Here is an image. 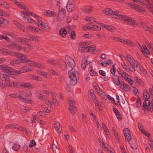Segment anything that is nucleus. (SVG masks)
<instances>
[{
    "mask_svg": "<svg viewBox=\"0 0 153 153\" xmlns=\"http://www.w3.org/2000/svg\"><path fill=\"white\" fill-rule=\"evenodd\" d=\"M0 76L1 80L6 82L10 81L9 77L5 74H0Z\"/></svg>",
    "mask_w": 153,
    "mask_h": 153,
    "instance_id": "29",
    "label": "nucleus"
},
{
    "mask_svg": "<svg viewBox=\"0 0 153 153\" xmlns=\"http://www.w3.org/2000/svg\"><path fill=\"white\" fill-rule=\"evenodd\" d=\"M53 126L56 131L58 133H60L62 131V128L58 122L54 121L53 123Z\"/></svg>",
    "mask_w": 153,
    "mask_h": 153,
    "instance_id": "18",
    "label": "nucleus"
},
{
    "mask_svg": "<svg viewBox=\"0 0 153 153\" xmlns=\"http://www.w3.org/2000/svg\"><path fill=\"white\" fill-rule=\"evenodd\" d=\"M123 41L121 42L124 44H126L131 46L134 47L135 46V43L132 41L126 39H123Z\"/></svg>",
    "mask_w": 153,
    "mask_h": 153,
    "instance_id": "20",
    "label": "nucleus"
},
{
    "mask_svg": "<svg viewBox=\"0 0 153 153\" xmlns=\"http://www.w3.org/2000/svg\"><path fill=\"white\" fill-rule=\"evenodd\" d=\"M120 88L125 91H128L130 90V87L126 84L122 82L120 86Z\"/></svg>",
    "mask_w": 153,
    "mask_h": 153,
    "instance_id": "23",
    "label": "nucleus"
},
{
    "mask_svg": "<svg viewBox=\"0 0 153 153\" xmlns=\"http://www.w3.org/2000/svg\"><path fill=\"white\" fill-rule=\"evenodd\" d=\"M0 70L3 72L10 73L11 74L15 75V70L7 65H0Z\"/></svg>",
    "mask_w": 153,
    "mask_h": 153,
    "instance_id": "4",
    "label": "nucleus"
},
{
    "mask_svg": "<svg viewBox=\"0 0 153 153\" xmlns=\"http://www.w3.org/2000/svg\"><path fill=\"white\" fill-rule=\"evenodd\" d=\"M92 44L91 42H87V52L93 51L96 49L95 46L90 45Z\"/></svg>",
    "mask_w": 153,
    "mask_h": 153,
    "instance_id": "17",
    "label": "nucleus"
},
{
    "mask_svg": "<svg viewBox=\"0 0 153 153\" xmlns=\"http://www.w3.org/2000/svg\"><path fill=\"white\" fill-rule=\"evenodd\" d=\"M19 63V61L18 60L12 61L10 62V65L12 66H15Z\"/></svg>",
    "mask_w": 153,
    "mask_h": 153,
    "instance_id": "57",
    "label": "nucleus"
},
{
    "mask_svg": "<svg viewBox=\"0 0 153 153\" xmlns=\"http://www.w3.org/2000/svg\"><path fill=\"white\" fill-rule=\"evenodd\" d=\"M0 16H3L5 17H8L9 16V15L8 13L0 9Z\"/></svg>",
    "mask_w": 153,
    "mask_h": 153,
    "instance_id": "49",
    "label": "nucleus"
},
{
    "mask_svg": "<svg viewBox=\"0 0 153 153\" xmlns=\"http://www.w3.org/2000/svg\"><path fill=\"white\" fill-rule=\"evenodd\" d=\"M33 48V47L32 45H27L25 46V51L27 52H28L29 51L31 50Z\"/></svg>",
    "mask_w": 153,
    "mask_h": 153,
    "instance_id": "54",
    "label": "nucleus"
},
{
    "mask_svg": "<svg viewBox=\"0 0 153 153\" xmlns=\"http://www.w3.org/2000/svg\"><path fill=\"white\" fill-rule=\"evenodd\" d=\"M65 59L68 65L72 69H73L75 66V62L74 59L68 55L65 56Z\"/></svg>",
    "mask_w": 153,
    "mask_h": 153,
    "instance_id": "7",
    "label": "nucleus"
},
{
    "mask_svg": "<svg viewBox=\"0 0 153 153\" xmlns=\"http://www.w3.org/2000/svg\"><path fill=\"white\" fill-rule=\"evenodd\" d=\"M96 23L99 24L102 27L111 32H113L115 30V28L112 26L109 25H105L102 23H100L99 24L97 22Z\"/></svg>",
    "mask_w": 153,
    "mask_h": 153,
    "instance_id": "15",
    "label": "nucleus"
},
{
    "mask_svg": "<svg viewBox=\"0 0 153 153\" xmlns=\"http://www.w3.org/2000/svg\"><path fill=\"white\" fill-rule=\"evenodd\" d=\"M56 14V13L50 10H46L44 12V14L45 16L49 17L55 16Z\"/></svg>",
    "mask_w": 153,
    "mask_h": 153,
    "instance_id": "21",
    "label": "nucleus"
},
{
    "mask_svg": "<svg viewBox=\"0 0 153 153\" xmlns=\"http://www.w3.org/2000/svg\"><path fill=\"white\" fill-rule=\"evenodd\" d=\"M28 77L32 79L36 80L38 81H41L42 80V78L41 77L35 75L33 74H29L28 76Z\"/></svg>",
    "mask_w": 153,
    "mask_h": 153,
    "instance_id": "25",
    "label": "nucleus"
},
{
    "mask_svg": "<svg viewBox=\"0 0 153 153\" xmlns=\"http://www.w3.org/2000/svg\"><path fill=\"white\" fill-rule=\"evenodd\" d=\"M151 102L149 100H144L143 102V105L142 106V109H147L149 111H152V108L151 104Z\"/></svg>",
    "mask_w": 153,
    "mask_h": 153,
    "instance_id": "9",
    "label": "nucleus"
},
{
    "mask_svg": "<svg viewBox=\"0 0 153 153\" xmlns=\"http://www.w3.org/2000/svg\"><path fill=\"white\" fill-rule=\"evenodd\" d=\"M147 46L149 49H151V50L153 49V44L151 42L149 43V42H147L146 43Z\"/></svg>",
    "mask_w": 153,
    "mask_h": 153,
    "instance_id": "59",
    "label": "nucleus"
},
{
    "mask_svg": "<svg viewBox=\"0 0 153 153\" xmlns=\"http://www.w3.org/2000/svg\"><path fill=\"white\" fill-rule=\"evenodd\" d=\"M3 39H4L7 43H9V42H10V40L8 37L0 34V40H2Z\"/></svg>",
    "mask_w": 153,
    "mask_h": 153,
    "instance_id": "46",
    "label": "nucleus"
},
{
    "mask_svg": "<svg viewBox=\"0 0 153 153\" xmlns=\"http://www.w3.org/2000/svg\"><path fill=\"white\" fill-rule=\"evenodd\" d=\"M150 96L149 94L147 91L143 93V99L145 100H148Z\"/></svg>",
    "mask_w": 153,
    "mask_h": 153,
    "instance_id": "47",
    "label": "nucleus"
},
{
    "mask_svg": "<svg viewBox=\"0 0 153 153\" xmlns=\"http://www.w3.org/2000/svg\"><path fill=\"white\" fill-rule=\"evenodd\" d=\"M31 71V67L28 65H26L22 67L17 71L15 70V75L20 74L22 73L26 72L28 71Z\"/></svg>",
    "mask_w": 153,
    "mask_h": 153,
    "instance_id": "8",
    "label": "nucleus"
},
{
    "mask_svg": "<svg viewBox=\"0 0 153 153\" xmlns=\"http://www.w3.org/2000/svg\"><path fill=\"white\" fill-rule=\"evenodd\" d=\"M37 73L47 78L48 77V74L47 73L41 70H38L36 71Z\"/></svg>",
    "mask_w": 153,
    "mask_h": 153,
    "instance_id": "33",
    "label": "nucleus"
},
{
    "mask_svg": "<svg viewBox=\"0 0 153 153\" xmlns=\"http://www.w3.org/2000/svg\"><path fill=\"white\" fill-rule=\"evenodd\" d=\"M94 103L95 104L96 106H97V108L99 109L100 110L102 109V108L101 105V104L99 102L98 99L95 100L93 101Z\"/></svg>",
    "mask_w": 153,
    "mask_h": 153,
    "instance_id": "37",
    "label": "nucleus"
},
{
    "mask_svg": "<svg viewBox=\"0 0 153 153\" xmlns=\"http://www.w3.org/2000/svg\"><path fill=\"white\" fill-rule=\"evenodd\" d=\"M19 8L24 9L25 11L21 12V14L23 15L22 16V18L29 23L34 24L40 27L42 29H45L48 26V24L42 21V18L40 16L32 13L29 10L28 8L22 3H21L17 0H10Z\"/></svg>",
    "mask_w": 153,
    "mask_h": 153,
    "instance_id": "1",
    "label": "nucleus"
},
{
    "mask_svg": "<svg viewBox=\"0 0 153 153\" xmlns=\"http://www.w3.org/2000/svg\"><path fill=\"white\" fill-rule=\"evenodd\" d=\"M127 60L129 62L130 64L133 63L135 60L132 58L130 55H128L127 56Z\"/></svg>",
    "mask_w": 153,
    "mask_h": 153,
    "instance_id": "45",
    "label": "nucleus"
},
{
    "mask_svg": "<svg viewBox=\"0 0 153 153\" xmlns=\"http://www.w3.org/2000/svg\"><path fill=\"white\" fill-rule=\"evenodd\" d=\"M112 17L116 19H122L123 21V19L125 18V16L120 14V13L117 10H114L112 13Z\"/></svg>",
    "mask_w": 153,
    "mask_h": 153,
    "instance_id": "10",
    "label": "nucleus"
},
{
    "mask_svg": "<svg viewBox=\"0 0 153 153\" xmlns=\"http://www.w3.org/2000/svg\"><path fill=\"white\" fill-rule=\"evenodd\" d=\"M61 68L62 69H64L67 66V65L66 62L63 60H61Z\"/></svg>",
    "mask_w": 153,
    "mask_h": 153,
    "instance_id": "53",
    "label": "nucleus"
},
{
    "mask_svg": "<svg viewBox=\"0 0 153 153\" xmlns=\"http://www.w3.org/2000/svg\"><path fill=\"white\" fill-rule=\"evenodd\" d=\"M88 95L89 97H90L92 99L93 101L97 99L94 94L93 90L92 89L88 91Z\"/></svg>",
    "mask_w": 153,
    "mask_h": 153,
    "instance_id": "26",
    "label": "nucleus"
},
{
    "mask_svg": "<svg viewBox=\"0 0 153 153\" xmlns=\"http://www.w3.org/2000/svg\"><path fill=\"white\" fill-rule=\"evenodd\" d=\"M112 78L114 81V83L117 85L119 86L122 84V82H121L120 81L119 77L114 75L113 76Z\"/></svg>",
    "mask_w": 153,
    "mask_h": 153,
    "instance_id": "24",
    "label": "nucleus"
},
{
    "mask_svg": "<svg viewBox=\"0 0 153 153\" xmlns=\"http://www.w3.org/2000/svg\"><path fill=\"white\" fill-rule=\"evenodd\" d=\"M144 29L146 31H149L151 33H152L153 32L148 27V26H147L144 23L143 25Z\"/></svg>",
    "mask_w": 153,
    "mask_h": 153,
    "instance_id": "56",
    "label": "nucleus"
},
{
    "mask_svg": "<svg viewBox=\"0 0 153 153\" xmlns=\"http://www.w3.org/2000/svg\"><path fill=\"white\" fill-rule=\"evenodd\" d=\"M87 29L94 30L96 31H99L101 30V28L99 26L97 25H94L92 24H89L87 23Z\"/></svg>",
    "mask_w": 153,
    "mask_h": 153,
    "instance_id": "14",
    "label": "nucleus"
},
{
    "mask_svg": "<svg viewBox=\"0 0 153 153\" xmlns=\"http://www.w3.org/2000/svg\"><path fill=\"white\" fill-rule=\"evenodd\" d=\"M123 21L126 22L132 25H137V23L135 20L128 16H125V18L123 19Z\"/></svg>",
    "mask_w": 153,
    "mask_h": 153,
    "instance_id": "13",
    "label": "nucleus"
},
{
    "mask_svg": "<svg viewBox=\"0 0 153 153\" xmlns=\"http://www.w3.org/2000/svg\"><path fill=\"white\" fill-rule=\"evenodd\" d=\"M47 62L48 63L52 65H56L57 63V61L56 60L52 59H49L47 60Z\"/></svg>",
    "mask_w": 153,
    "mask_h": 153,
    "instance_id": "43",
    "label": "nucleus"
},
{
    "mask_svg": "<svg viewBox=\"0 0 153 153\" xmlns=\"http://www.w3.org/2000/svg\"><path fill=\"white\" fill-rule=\"evenodd\" d=\"M7 49L3 48H0V53L4 55H6Z\"/></svg>",
    "mask_w": 153,
    "mask_h": 153,
    "instance_id": "55",
    "label": "nucleus"
},
{
    "mask_svg": "<svg viewBox=\"0 0 153 153\" xmlns=\"http://www.w3.org/2000/svg\"><path fill=\"white\" fill-rule=\"evenodd\" d=\"M20 147V145L18 144L15 143H14L13 146H12L13 149L15 151H18Z\"/></svg>",
    "mask_w": 153,
    "mask_h": 153,
    "instance_id": "48",
    "label": "nucleus"
},
{
    "mask_svg": "<svg viewBox=\"0 0 153 153\" xmlns=\"http://www.w3.org/2000/svg\"><path fill=\"white\" fill-rule=\"evenodd\" d=\"M7 53L6 55L15 56L17 53V52H15L13 51H10L8 49H7Z\"/></svg>",
    "mask_w": 153,
    "mask_h": 153,
    "instance_id": "41",
    "label": "nucleus"
},
{
    "mask_svg": "<svg viewBox=\"0 0 153 153\" xmlns=\"http://www.w3.org/2000/svg\"><path fill=\"white\" fill-rule=\"evenodd\" d=\"M27 40V39L25 38H19L16 39V41L18 43L24 45L26 43Z\"/></svg>",
    "mask_w": 153,
    "mask_h": 153,
    "instance_id": "28",
    "label": "nucleus"
},
{
    "mask_svg": "<svg viewBox=\"0 0 153 153\" xmlns=\"http://www.w3.org/2000/svg\"><path fill=\"white\" fill-rule=\"evenodd\" d=\"M113 110L115 113L118 120L119 121L121 120L122 117L119 111L114 108H113Z\"/></svg>",
    "mask_w": 153,
    "mask_h": 153,
    "instance_id": "27",
    "label": "nucleus"
},
{
    "mask_svg": "<svg viewBox=\"0 0 153 153\" xmlns=\"http://www.w3.org/2000/svg\"><path fill=\"white\" fill-rule=\"evenodd\" d=\"M0 5L7 9H9L10 7V6L3 0H0Z\"/></svg>",
    "mask_w": 153,
    "mask_h": 153,
    "instance_id": "30",
    "label": "nucleus"
},
{
    "mask_svg": "<svg viewBox=\"0 0 153 153\" xmlns=\"http://www.w3.org/2000/svg\"><path fill=\"white\" fill-rule=\"evenodd\" d=\"M15 56L19 59L22 62H29L30 61L26 58V55L23 54L21 53L17 52Z\"/></svg>",
    "mask_w": 153,
    "mask_h": 153,
    "instance_id": "12",
    "label": "nucleus"
},
{
    "mask_svg": "<svg viewBox=\"0 0 153 153\" xmlns=\"http://www.w3.org/2000/svg\"><path fill=\"white\" fill-rule=\"evenodd\" d=\"M8 23V21L7 19L2 18H0V24H7Z\"/></svg>",
    "mask_w": 153,
    "mask_h": 153,
    "instance_id": "50",
    "label": "nucleus"
},
{
    "mask_svg": "<svg viewBox=\"0 0 153 153\" xmlns=\"http://www.w3.org/2000/svg\"><path fill=\"white\" fill-rule=\"evenodd\" d=\"M25 102L28 103V104H33L34 103L33 101L31 99H28L26 98L24 102Z\"/></svg>",
    "mask_w": 153,
    "mask_h": 153,
    "instance_id": "60",
    "label": "nucleus"
},
{
    "mask_svg": "<svg viewBox=\"0 0 153 153\" xmlns=\"http://www.w3.org/2000/svg\"><path fill=\"white\" fill-rule=\"evenodd\" d=\"M139 65L140 64L139 63L136 62L135 60L133 63H131L130 64L131 66H132L136 68H137V66H139Z\"/></svg>",
    "mask_w": 153,
    "mask_h": 153,
    "instance_id": "61",
    "label": "nucleus"
},
{
    "mask_svg": "<svg viewBox=\"0 0 153 153\" xmlns=\"http://www.w3.org/2000/svg\"><path fill=\"white\" fill-rule=\"evenodd\" d=\"M86 50V42H80L79 43L78 51L81 52H85Z\"/></svg>",
    "mask_w": 153,
    "mask_h": 153,
    "instance_id": "16",
    "label": "nucleus"
},
{
    "mask_svg": "<svg viewBox=\"0 0 153 153\" xmlns=\"http://www.w3.org/2000/svg\"><path fill=\"white\" fill-rule=\"evenodd\" d=\"M75 5L73 2H72L71 0L69 1L66 6V8L68 12H71L74 10Z\"/></svg>",
    "mask_w": 153,
    "mask_h": 153,
    "instance_id": "11",
    "label": "nucleus"
},
{
    "mask_svg": "<svg viewBox=\"0 0 153 153\" xmlns=\"http://www.w3.org/2000/svg\"><path fill=\"white\" fill-rule=\"evenodd\" d=\"M68 74L71 83L73 85H75L77 82V77L79 75L78 71L75 69H72L68 72Z\"/></svg>",
    "mask_w": 153,
    "mask_h": 153,
    "instance_id": "3",
    "label": "nucleus"
},
{
    "mask_svg": "<svg viewBox=\"0 0 153 153\" xmlns=\"http://www.w3.org/2000/svg\"><path fill=\"white\" fill-rule=\"evenodd\" d=\"M121 76L125 80L126 79H128V77L129 76L128 74L125 72H124Z\"/></svg>",
    "mask_w": 153,
    "mask_h": 153,
    "instance_id": "64",
    "label": "nucleus"
},
{
    "mask_svg": "<svg viewBox=\"0 0 153 153\" xmlns=\"http://www.w3.org/2000/svg\"><path fill=\"white\" fill-rule=\"evenodd\" d=\"M69 111H70L71 115L73 117L75 116V114L76 112V107L74 105H71L68 108Z\"/></svg>",
    "mask_w": 153,
    "mask_h": 153,
    "instance_id": "22",
    "label": "nucleus"
},
{
    "mask_svg": "<svg viewBox=\"0 0 153 153\" xmlns=\"http://www.w3.org/2000/svg\"><path fill=\"white\" fill-rule=\"evenodd\" d=\"M26 27L29 31L34 33L41 34L43 32L42 29L34 26L27 25Z\"/></svg>",
    "mask_w": 153,
    "mask_h": 153,
    "instance_id": "5",
    "label": "nucleus"
},
{
    "mask_svg": "<svg viewBox=\"0 0 153 153\" xmlns=\"http://www.w3.org/2000/svg\"><path fill=\"white\" fill-rule=\"evenodd\" d=\"M51 103H52V107H53V105L54 106H56L59 105V102H58L56 98H53V100H52V102Z\"/></svg>",
    "mask_w": 153,
    "mask_h": 153,
    "instance_id": "51",
    "label": "nucleus"
},
{
    "mask_svg": "<svg viewBox=\"0 0 153 153\" xmlns=\"http://www.w3.org/2000/svg\"><path fill=\"white\" fill-rule=\"evenodd\" d=\"M52 149L53 152L55 153H60L59 148H57L56 145L54 143L52 144Z\"/></svg>",
    "mask_w": 153,
    "mask_h": 153,
    "instance_id": "36",
    "label": "nucleus"
},
{
    "mask_svg": "<svg viewBox=\"0 0 153 153\" xmlns=\"http://www.w3.org/2000/svg\"><path fill=\"white\" fill-rule=\"evenodd\" d=\"M87 22L92 24L94 22H96V21L93 17H87Z\"/></svg>",
    "mask_w": 153,
    "mask_h": 153,
    "instance_id": "38",
    "label": "nucleus"
},
{
    "mask_svg": "<svg viewBox=\"0 0 153 153\" xmlns=\"http://www.w3.org/2000/svg\"><path fill=\"white\" fill-rule=\"evenodd\" d=\"M6 86L10 87H18L19 86L24 88H27L29 89L33 88V85L28 83H22L19 84V82H10V80L5 83Z\"/></svg>",
    "mask_w": 153,
    "mask_h": 153,
    "instance_id": "2",
    "label": "nucleus"
},
{
    "mask_svg": "<svg viewBox=\"0 0 153 153\" xmlns=\"http://www.w3.org/2000/svg\"><path fill=\"white\" fill-rule=\"evenodd\" d=\"M81 66L82 69L84 70L86 68V58L85 57L83 58L81 63Z\"/></svg>",
    "mask_w": 153,
    "mask_h": 153,
    "instance_id": "34",
    "label": "nucleus"
},
{
    "mask_svg": "<svg viewBox=\"0 0 153 153\" xmlns=\"http://www.w3.org/2000/svg\"><path fill=\"white\" fill-rule=\"evenodd\" d=\"M125 137V140L126 141L129 142L131 139V137L130 134H127L126 137V136H124Z\"/></svg>",
    "mask_w": 153,
    "mask_h": 153,
    "instance_id": "58",
    "label": "nucleus"
},
{
    "mask_svg": "<svg viewBox=\"0 0 153 153\" xmlns=\"http://www.w3.org/2000/svg\"><path fill=\"white\" fill-rule=\"evenodd\" d=\"M75 101L72 98H70L68 99V103L69 105H74Z\"/></svg>",
    "mask_w": 153,
    "mask_h": 153,
    "instance_id": "42",
    "label": "nucleus"
},
{
    "mask_svg": "<svg viewBox=\"0 0 153 153\" xmlns=\"http://www.w3.org/2000/svg\"><path fill=\"white\" fill-rule=\"evenodd\" d=\"M14 128L21 131H24L25 130L24 128L17 124H14Z\"/></svg>",
    "mask_w": 153,
    "mask_h": 153,
    "instance_id": "52",
    "label": "nucleus"
},
{
    "mask_svg": "<svg viewBox=\"0 0 153 153\" xmlns=\"http://www.w3.org/2000/svg\"><path fill=\"white\" fill-rule=\"evenodd\" d=\"M93 85L96 91L100 89L97 84L95 82L93 83Z\"/></svg>",
    "mask_w": 153,
    "mask_h": 153,
    "instance_id": "63",
    "label": "nucleus"
},
{
    "mask_svg": "<svg viewBox=\"0 0 153 153\" xmlns=\"http://www.w3.org/2000/svg\"><path fill=\"white\" fill-rule=\"evenodd\" d=\"M96 92L97 94L102 98L103 97L105 96V93L100 89Z\"/></svg>",
    "mask_w": 153,
    "mask_h": 153,
    "instance_id": "44",
    "label": "nucleus"
},
{
    "mask_svg": "<svg viewBox=\"0 0 153 153\" xmlns=\"http://www.w3.org/2000/svg\"><path fill=\"white\" fill-rule=\"evenodd\" d=\"M36 145V143L34 140H33L30 141L29 146L30 148L35 146Z\"/></svg>",
    "mask_w": 153,
    "mask_h": 153,
    "instance_id": "62",
    "label": "nucleus"
},
{
    "mask_svg": "<svg viewBox=\"0 0 153 153\" xmlns=\"http://www.w3.org/2000/svg\"><path fill=\"white\" fill-rule=\"evenodd\" d=\"M8 43L9 44L7 45V47L10 49H12L13 48H16L17 46V44L14 42L12 41L10 42H9Z\"/></svg>",
    "mask_w": 153,
    "mask_h": 153,
    "instance_id": "32",
    "label": "nucleus"
},
{
    "mask_svg": "<svg viewBox=\"0 0 153 153\" xmlns=\"http://www.w3.org/2000/svg\"><path fill=\"white\" fill-rule=\"evenodd\" d=\"M125 4L129 7L137 11L142 13L143 12L145 11L143 7L137 4L130 3L128 2H126Z\"/></svg>",
    "mask_w": 153,
    "mask_h": 153,
    "instance_id": "6",
    "label": "nucleus"
},
{
    "mask_svg": "<svg viewBox=\"0 0 153 153\" xmlns=\"http://www.w3.org/2000/svg\"><path fill=\"white\" fill-rule=\"evenodd\" d=\"M59 34L62 37H64L66 35L67 32L65 29L62 28L59 31Z\"/></svg>",
    "mask_w": 153,
    "mask_h": 153,
    "instance_id": "39",
    "label": "nucleus"
},
{
    "mask_svg": "<svg viewBox=\"0 0 153 153\" xmlns=\"http://www.w3.org/2000/svg\"><path fill=\"white\" fill-rule=\"evenodd\" d=\"M13 22L15 25L18 28H20L22 31L23 32L25 31V28L22 25H21L17 21L14 20L13 21Z\"/></svg>",
    "mask_w": 153,
    "mask_h": 153,
    "instance_id": "31",
    "label": "nucleus"
},
{
    "mask_svg": "<svg viewBox=\"0 0 153 153\" xmlns=\"http://www.w3.org/2000/svg\"><path fill=\"white\" fill-rule=\"evenodd\" d=\"M28 64L30 66H34L39 68L42 69L44 68V67L42 65L36 62L30 61Z\"/></svg>",
    "mask_w": 153,
    "mask_h": 153,
    "instance_id": "19",
    "label": "nucleus"
},
{
    "mask_svg": "<svg viewBox=\"0 0 153 153\" xmlns=\"http://www.w3.org/2000/svg\"><path fill=\"white\" fill-rule=\"evenodd\" d=\"M65 16V14H62L58 13V14L57 16V18L59 21H60L64 19Z\"/></svg>",
    "mask_w": 153,
    "mask_h": 153,
    "instance_id": "40",
    "label": "nucleus"
},
{
    "mask_svg": "<svg viewBox=\"0 0 153 153\" xmlns=\"http://www.w3.org/2000/svg\"><path fill=\"white\" fill-rule=\"evenodd\" d=\"M104 12L106 15L110 16L112 14L114 11H113L111 9L108 8L105 9L104 10Z\"/></svg>",
    "mask_w": 153,
    "mask_h": 153,
    "instance_id": "35",
    "label": "nucleus"
}]
</instances>
